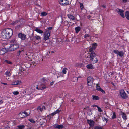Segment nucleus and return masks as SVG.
I'll return each mask as SVG.
<instances>
[{
  "mask_svg": "<svg viewBox=\"0 0 129 129\" xmlns=\"http://www.w3.org/2000/svg\"><path fill=\"white\" fill-rule=\"evenodd\" d=\"M13 31L11 28H8L3 30L1 32V37L4 39L9 38L12 35Z\"/></svg>",
  "mask_w": 129,
  "mask_h": 129,
  "instance_id": "nucleus-1",
  "label": "nucleus"
},
{
  "mask_svg": "<svg viewBox=\"0 0 129 129\" xmlns=\"http://www.w3.org/2000/svg\"><path fill=\"white\" fill-rule=\"evenodd\" d=\"M93 48L91 47L89 48L88 53L90 54V60H92L94 62H96L97 61V58L96 57V54L93 51L94 50Z\"/></svg>",
  "mask_w": 129,
  "mask_h": 129,
  "instance_id": "nucleus-2",
  "label": "nucleus"
},
{
  "mask_svg": "<svg viewBox=\"0 0 129 129\" xmlns=\"http://www.w3.org/2000/svg\"><path fill=\"white\" fill-rule=\"evenodd\" d=\"M19 47V46L18 44L14 43H12L9 49V51H13L17 49Z\"/></svg>",
  "mask_w": 129,
  "mask_h": 129,
  "instance_id": "nucleus-3",
  "label": "nucleus"
},
{
  "mask_svg": "<svg viewBox=\"0 0 129 129\" xmlns=\"http://www.w3.org/2000/svg\"><path fill=\"white\" fill-rule=\"evenodd\" d=\"M120 93L121 96L123 99H125L128 97V96L127 95L124 90L122 89L120 90Z\"/></svg>",
  "mask_w": 129,
  "mask_h": 129,
  "instance_id": "nucleus-4",
  "label": "nucleus"
},
{
  "mask_svg": "<svg viewBox=\"0 0 129 129\" xmlns=\"http://www.w3.org/2000/svg\"><path fill=\"white\" fill-rule=\"evenodd\" d=\"M90 54L89 53H88L87 54L85 55V60L87 62L90 61V62H91L92 63H96L98 62V59H97V61L96 62H94L92 60H90Z\"/></svg>",
  "mask_w": 129,
  "mask_h": 129,
  "instance_id": "nucleus-5",
  "label": "nucleus"
},
{
  "mask_svg": "<svg viewBox=\"0 0 129 129\" xmlns=\"http://www.w3.org/2000/svg\"><path fill=\"white\" fill-rule=\"evenodd\" d=\"M50 36V33L48 30H46L44 34V38L45 41L49 39V37Z\"/></svg>",
  "mask_w": 129,
  "mask_h": 129,
  "instance_id": "nucleus-6",
  "label": "nucleus"
},
{
  "mask_svg": "<svg viewBox=\"0 0 129 129\" xmlns=\"http://www.w3.org/2000/svg\"><path fill=\"white\" fill-rule=\"evenodd\" d=\"M93 78L92 77L89 76L87 78V85L89 86H91L93 82Z\"/></svg>",
  "mask_w": 129,
  "mask_h": 129,
  "instance_id": "nucleus-7",
  "label": "nucleus"
},
{
  "mask_svg": "<svg viewBox=\"0 0 129 129\" xmlns=\"http://www.w3.org/2000/svg\"><path fill=\"white\" fill-rule=\"evenodd\" d=\"M59 3L61 5H67L69 4L68 0H59Z\"/></svg>",
  "mask_w": 129,
  "mask_h": 129,
  "instance_id": "nucleus-8",
  "label": "nucleus"
},
{
  "mask_svg": "<svg viewBox=\"0 0 129 129\" xmlns=\"http://www.w3.org/2000/svg\"><path fill=\"white\" fill-rule=\"evenodd\" d=\"M113 52L117 54L121 57H122L124 55V52L122 51H119L117 50H113Z\"/></svg>",
  "mask_w": 129,
  "mask_h": 129,
  "instance_id": "nucleus-9",
  "label": "nucleus"
},
{
  "mask_svg": "<svg viewBox=\"0 0 129 129\" xmlns=\"http://www.w3.org/2000/svg\"><path fill=\"white\" fill-rule=\"evenodd\" d=\"M18 37L20 38L22 40H24L26 38L25 35L22 33H20L18 35Z\"/></svg>",
  "mask_w": 129,
  "mask_h": 129,
  "instance_id": "nucleus-10",
  "label": "nucleus"
},
{
  "mask_svg": "<svg viewBox=\"0 0 129 129\" xmlns=\"http://www.w3.org/2000/svg\"><path fill=\"white\" fill-rule=\"evenodd\" d=\"M9 49H8L7 50H6V49L5 48H2L0 50V55H3L6 52H7L8 51H9Z\"/></svg>",
  "mask_w": 129,
  "mask_h": 129,
  "instance_id": "nucleus-11",
  "label": "nucleus"
},
{
  "mask_svg": "<svg viewBox=\"0 0 129 129\" xmlns=\"http://www.w3.org/2000/svg\"><path fill=\"white\" fill-rule=\"evenodd\" d=\"M87 122L91 127H93L94 125L95 122L93 120H87Z\"/></svg>",
  "mask_w": 129,
  "mask_h": 129,
  "instance_id": "nucleus-12",
  "label": "nucleus"
},
{
  "mask_svg": "<svg viewBox=\"0 0 129 129\" xmlns=\"http://www.w3.org/2000/svg\"><path fill=\"white\" fill-rule=\"evenodd\" d=\"M119 10L117 11V13L123 18H124L125 16L124 14L123 13L124 12V11L121 9H118Z\"/></svg>",
  "mask_w": 129,
  "mask_h": 129,
  "instance_id": "nucleus-13",
  "label": "nucleus"
},
{
  "mask_svg": "<svg viewBox=\"0 0 129 129\" xmlns=\"http://www.w3.org/2000/svg\"><path fill=\"white\" fill-rule=\"evenodd\" d=\"M63 128V126L62 125H55L53 127L54 128H58V129H62Z\"/></svg>",
  "mask_w": 129,
  "mask_h": 129,
  "instance_id": "nucleus-14",
  "label": "nucleus"
},
{
  "mask_svg": "<svg viewBox=\"0 0 129 129\" xmlns=\"http://www.w3.org/2000/svg\"><path fill=\"white\" fill-rule=\"evenodd\" d=\"M30 111L29 110H27L23 112L24 114L25 117L28 116L30 114Z\"/></svg>",
  "mask_w": 129,
  "mask_h": 129,
  "instance_id": "nucleus-15",
  "label": "nucleus"
},
{
  "mask_svg": "<svg viewBox=\"0 0 129 129\" xmlns=\"http://www.w3.org/2000/svg\"><path fill=\"white\" fill-rule=\"evenodd\" d=\"M18 116L21 118H24L25 117L23 112H20L18 114Z\"/></svg>",
  "mask_w": 129,
  "mask_h": 129,
  "instance_id": "nucleus-16",
  "label": "nucleus"
},
{
  "mask_svg": "<svg viewBox=\"0 0 129 129\" xmlns=\"http://www.w3.org/2000/svg\"><path fill=\"white\" fill-rule=\"evenodd\" d=\"M20 81L19 80H17L13 82H12L11 85H18L20 83Z\"/></svg>",
  "mask_w": 129,
  "mask_h": 129,
  "instance_id": "nucleus-17",
  "label": "nucleus"
},
{
  "mask_svg": "<svg viewBox=\"0 0 129 129\" xmlns=\"http://www.w3.org/2000/svg\"><path fill=\"white\" fill-rule=\"evenodd\" d=\"M121 115L122 116V117L124 120H126L127 119L126 116V114L123 112H121Z\"/></svg>",
  "mask_w": 129,
  "mask_h": 129,
  "instance_id": "nucleus-18",
  "label": "nucleus"
},
{
  "mask_svg": "<svg viewBox=\"0 0 129 129\" xmlns=\"http://www.w3.org/2000/svg\"><path fill=\"white\" fill-rule=\"evenodd\" d=\"M86 67L88 69H92L94 68L93 65L91 64H89L86 66Z\"/></svg>",
  "mask_w": 129,
  "mask_h": 129,
  "instance_id": "nucleus-19",
  "label": "nucleus"
},
{
  "mask_svg": "<svg viewBox=\"0 0 129 129\" xmlns=\"http://www.w3.org/2000/svg\"><path fill=\"white\" fill-rule=\"evenodd\" d=\"M67 16H68V18L72 20H74L75 19V18L74 16L73 15H71V14L67 15Z\"/></svg>",
  "mask_w": 129,
  "mask_h": 129,
  "instance_id": "nucleus-20",
  "label": "nucleus"
},
{
  "mask_svg": "<svg viewBox=\"0 0 129 129\" xmlns=\"http://www.w3.org/2000/svg\"><path fill=\"white\" fill-rule=\"evenodd\" d=\"M35 30L39 33L41 34L43 33V31L42 30L38 28H35Z\"/></svg>",
  "mask_w": 129,
  "mask_h": 129,
  "instance_id": "nucleus-21",
  "label": "nucleus"
},
{
  "mask_svg": "<svg viewBox=\"0 0 129 129\" xmlns=\"http://www.w3.org/2000/svg\"><path fill=\"white\" fill-rule=\"evenodd\" d=\"M25 127V126L23 125H19L17 126V129H23Z\"/></svg>",
  "mask_w": 129,
  "mask_h": 129,
  "instance_id": "nucleus-22",
  "label": "nucleus"
},
{
  "mask_svg": "<svg viewBox=\"0 0 129 129\" xmlns=\"http://www.w3.org/2000/svg\"><path fill=\"white\" fill-rule=\"evenodd\" d=\"M125 15L126 18L129 20V11H126L125 13Z\"/></svg>",
  "mask_w": 129,
  "mask_h": 129,
  "instance_id": "nucleus-23",
  "label": "nucleus"
},
{
  "mask_svg": "<svg viewBox=\"0 0 129 129\" xmlns=\"http://www.w3.org/2000/svg\"><path fill=\"white\" fill-rule=\"evenodd\" d=\"M87 113L88 115H90L92 114V110L90 109L87 111Z\"/></svg>",
  "mask_w": 129,
  "mask_h": 129,
  "instance_id": "nucleus-24",
  "label": "nucleus"
},
{
  "mask_svg": "<svg viewBox=\"0 0 129 129\" xmlns=\"http://www.w3.org/2000/svg\"><path fill=\"white\" fill-rule=\"evenodd\" d=\"M97 46V44L96 43H93L92 44V47H91L93 48L94 50H95Z\"/></svg>",
  "mask_w": 129,
  "mask_h": 129,
  "instance_id": "nucleus-25",
  "label": "nucleus"
},
{
  "mask_svg": "<svg viewBox=\"0 0 129 129\" xmlns=\"http://www.w3.org/2000/svg\"><path fill=\"white\" fill-rule=\"evenodd\" d=\"M19 21V20H16L15 21H14L11 23V25H15Z\"/></svg>",
  "mask_w": 129,
  "mask_h": 129,
  "instance_id": "nucleus-26",
  "label": "nucleus"
},
{
  "mask_svg": "<svg viewBox=\"0 0 129 129\" xmlns=\"http://www.w3.org/2000/svg\"><path fill=\"white\" fill-rule=\"evenodd\" d=\"M92 97V99L93 100H98L99 99V98L96 96L93 95Z\"/></svg>",
  "mask_w": 129,
  "mask_h": 129,
  "instance_id": "nucleus-27",
  "label": "nucleus"
},
{
  "mask_svg": "<svg viewBox=\"0 0 129 129\" xmlns=\"http://www.w3.org/2000/svg\"><path fill=\"white\" fill-rule=\"evenodd\" d=\"M80 29V28L79 27H77L75 28L76 32V33H78L79 32Z\"/></svg>",
  "mask_w": 129,
  "mask_h": 129,
  "instance_id": "nucleus-28",
  "label": "nucleus"
},
{
  "mask_svg": "<svg viewBox=\"0 0 129 129\" xmlns=\"http://www.w3.org/2000/svg\"><path fill=\"white\" fill-rule=\"evenodd\" d=\"M66 70H68V69L66 68H64L62 70V73L63 74H66Z\"/></svg>",
  "mask_w": 129,
  "mask_h": 129,
  "instance_id": "nucleus-29",
  "label": "nucleus"
},
{
  "mask_svg": "<svg viewBox=\"0 0 129 129\" xmlns=\"http://www.w3.org/2000/svg\"><path fill=\"white\" fill-rule=\"evenodd\" d=\"M47 14V13L46 12H42L41 13V15L42 16H46Z\"/></svg>",
  "mask_w": 129,
  "mask_h": 129,
  "instance_id": "nucleus-30",
  "label": "nucleus"
},
{
  "mask_svg": "<svg viewBox=\"0 0 129 129\" xmlns=\"http://www.w3.org/2000/svg\"><path fill=\"white\" fill-rule=\"evenodd\" d=\"M33 37H35L37 40L40 39H41V37L40 36L36 35L35 36H34Z\"/></svg>",
  "mask_w": 129,
  "mask_h": 129,
  "instance_id": "nucleus-31",
  "label": "nucleus"
},
{
  "mask_svg": "<svg viewBox=\"0 0 129 129\" xmlns=\"http://www.w3.org/2000/svg\"><path fill=\"white\" fill-rule=\"evenodd\" d=\"M112 117V118L113 119L116 118V115L115 112H114L113 113V115Z\"/></svg>",
  "mask_w": 129,
  "mask_h": 129,
  "instance_id": "nucleus-32",
  "label": "nucleus"
},
{
  "mask_svg": "<svg viewBox=\"0 0 129 129\" xmlns=\"http://www.w3.org/2000/svg\"><path fill=\"white\" fill-rule=\"evenodd\" d=\"M25 57L26 58V59L27 60H28L29 61H32L30 59L31 58H30V57L27 56V54H26Z\"/></svg>",
  "mask_w": 129,
  "mask_h": 129,
  "instance_id": "nucleus-33",
  "label": "nucleus"
},
{
  "mask_svg": "<svg viewBox=\"0 0 129 129\" xmlns=\"http://www.w3.org/2000/svg\"><path fill=\"white\" fill-rule=\"evenodd\" d=\"M56 113L55 112H54L50 114L48 116L50 117V118H51V116H53L54 115L56 114Z\"/></svg>",
  "mask_w": 129,
  "mask_h": 129,
  "instance_id": "nucleus-34",
  "label": "nucleus"
},
{
  "mask_svg": "<svg viewBox=\"0 0 129 129\" xmlns=\"http://www.w3.org/2000/svg\"><path fill=\"white\" fill-rule=\"evenodd\" d=\"M46 88V87L45 85H44L42 87H40L39 88V90H44Z\"/></svg>",
  "mask_w": 129,
  "mask_h": 129,
  "instance_id": "nucleus-35",
  "label": "nucleus"
},
{
  "mask_svg": "<svg viewBox=\"0 0 129 129\" xmlns=\"http://www.w3.org/2000/svg\"><path fill=\"white\" fill-rule=\"evenodd\" d=\"M80 3V8L82 10L84 8V6L83 4L82 3Z\"/></svg>",
  "mask_w": 129,
  "mask_h": 129,
  "instance_id": "nucleus-36",
  "label": "nucleus"
},
{
  "mask_svg": "<svg viewBox=\"0 0 129 129\" xmlns=\"http://www.w3.org/2000/svg\"><path fill=\"white\" fill-rule=\"evenodd\" d=\"M101 88L100 87V86L97 85H96V89L98 91H100Z\"/></svg>",
  "mask_w": 129,
  "mask_h": 129,
  "instance_id": "nucleus-37",
  "label": "nucleus"
},
{
  "mask_svg": "<svg viewBox=\"0 0 129 129\" xmlns=\"http://www.w3.org/2000/svg\"><path fill=\"white\" fill-rule=\"evenodd\" d=\"M28 121L33 123H35V121L34 119H28Z\"/></svg>",
  "mask_w": 129,
  "mask_h": 129,
  "instance_id": "nucleus-38",
  "label": "nucleus"
},
{
  "mask_svg": "<svg viewBox=\"0 0 129 129\" xmlns=\"http://www.w3.org/2000/svg\"><path fill=\"white\" fill-rule=\"evenodd\" d=\"M94 129H102L101 127L98 126H95L94 127Z\"/></svg>",
  "mask_w": 129,
  "mask_h": 129,
  "instance_id": "nucleus-39",
  "label": "nucleus"
},
{
  "mask_svg": "<svg viewBox=\"0 0 129 129\" xmlns=\"http://www.w3.org/2000/svg\"><path fill=\"white\" fill-rule=\"evenodd\" d=\"M19 93V92L17 91H14L13 92V94L15 95H17Z\"/></svg>",
  "mask_w": 129,
  "mask_h": 129,
  "instance_id": "nucleus-40",
  "label": "nucleus"
},
{
  "mask_svg": "<svg viewBox=\"0 0 129 129\" xmlns=\"http://www.w3.org/2000/svg\"><path fill=\"white\" fill-rule=\"evenodd\" d=\"M5 75L7 76H9L11 75L10 73L9 72H6L5 73Z\"/></svg>",
  "mask_w": 129,
  "mask_h": 129,
  "instance_id": "nucleus-41",
  "label": "nucleus"
},
{
  "mask_svg": "<svg viewBox=\"0 0 129 129\" xmlns=\"http://www.w3.org/2000/svg\"><path fill=\"white\" fill-rule=\"evenodd\" d=\"M98 111L99 112H102L103 111L102 110L101 108L98 106L97 107Z\"/></svg>",
  "mask_w": 129,
  "mask_h": 129,
  "instance_id": "nucleus-42",
  "label": "nucleus"
},
{
  "mask_svg": "<svg viewBox=\"0 0 129 129\" xmlns=\"http://www.w3.org/2000/svg\"><path fill=\"white\" fill-rule=\"evenodd\" d=\"M24 70V69L22 67H20V68L19 71L21 72H22Z\"/></svg>",
  "mask_w": 129,
  "mask_h": 129,
  "instance_id": "nucleus-43",
  "label": "nucleus"
},
{
  "mask_svg": "<svg viewBox=\"0 0 129 129\" xmlns=\"http://www.w3.org/2000/svg\"><path fill=\"white\" fill-rule=\"evenodd\" d=\"M90 37V35L87 34H85L84 35V38H86L87 37Z\"/></svg>",
  "mask_w": 129,
  "mask_h": 129,
  "instance_id": "nucleus-44",
  "label": "nucleus"
},
{
  "mask_svg": "<svg viewBox=\"0 0 129 129\" xmlns=\"http://www.w3.org/2000/svg\"><path fill=\"white\" fill-rule=\"evenodd\" d=\"M102 120L103 121H105L106 122L108 121V120L105 117H103L102 118Z\"/></svg>",
  "mask_w": 129,
  "mask_h": 129,
  "instance_id": "nucleus-45",
  "label": "nucleus"
},
{
  "mask_svg": "<svg viewBox=\"0 0 129 129\" xmlns=\"http://www.w3.org/2000/svg\"><path fill=\"white\" fill-rule=\"evenodd\" d=\"M5 62L9 64H12V63L11 62V61H10L6 60Z\"/></svg>",
  "mask_w": 129,
  "mask_h": 129,
  "instance_id": "nucleus-46",
  "label": "nucleus"
},
{
  "mask_svg": "<svg viewBox=\"0 0 129 129\" xmlns=\"http://www.w3.org/2000/svg\"><path fill=\"white\" fill-rule=\"evenodd\" d=\"M37 109L38 110H40L41 111H42L43 110V109L41 108V107L40 106L38 107Z\"/></svg>",
  "mask_w": 129,
  "mask_h": 129,
  "instance_id": "nucleus-47",
  "label": "nucleus"
},
{
  "mask_svg": "<svg viewBox=\"0 0 129 129\" xmlns=\"http://www.w3.org/2000/svg\"><path fill=\"white\" fill-rule=\"evenodd\" d=\"M100 91H101L102 93L103 94H105V91L102 88L100 89Z\"/></svg>",
  "mask_w": 129,
  "mask_h": 129,
  "instance_id": "nucleus-48",
  "label": "nucleus"
},
{
  "mask_svg": "<svg viewBox=\"0 0 129 129\" xmlns=\"http://www.w3.org/2000/svg\"><path fill=\"white\" fill-rule=\"evenodd\" d=\"M60 111L58 110L57 109L56 111H55L54 112L56 113V114L59 113L60 112Z\"/></svg>",
  "mask_w": 129,
  "mask_h": 129,
  "instance_id": "nucleus-49",
  "label": "nucleus"
},
{
  "mask_svg": "<svg viewBox=\"0 0 129 129\" xmlns=\"http://www.w3.org/2000/svg\"><path fill=\"white\" fill-rule=\"evenodd\" d=\"M23 51V50H22L20 51L19 50V51H18V53H17V55H19L21 53L22 51Z\"/></svg>",
  "mask_w": 129,
  "mask_h": 129,
  "instance_id": "nucleus-50",
  "label": "nucleus"
},
{
  "mask_svg": "<svg viewBox=\"0 0 129 129\" xmlns=\"http://www.w3.org/2000/svg\"><path fill=\"white\" fill-rule=\"evenodd\" d=\"M11 42L12 43H14L15 44V43H16V41L14 39H13V40H12L11 41Z\"/></svg>",
  "mask_w": 129,
  "mask_h": 129,
  "instance_id": "nucleus-51",
  "label": "nucleus"
},
{
  "mask_svg": "<svg viewBox=\"0 0 129 129\" xmlns=\"http://www.w3.org/2000/svg\"><path fill=\"white\" fill-rule=\"evenodd\" d=\"M54 81H53L52 82H51L50 83V85L51 86L52 85H53V84H54Z\"/></svg>",
  "mask_w": 129,
  "mask_h": 129,
  "instance_id": "nucleus-52",
  "label": "nucleus"
},
{
  "mask_svg": "<svg viewBox=\"0 0 129 129\" xmlns=\"http://www.w3.org/2000/svg\"><path fill=\"white\" fill-rule=\"evenodd\" d=\"M21 25H18L17 26H16V28H17L18 29L19 28H20V27Z\"/></svg>",
  "mask_w": 129,
  "mask_h": 129,
  "instance_id": "nucleus-53",
  "label": "nucleus"
},
{
  "mask_svg": "<svg viewBox=\"0 0 129 129\" xmlns=\"http://www.w3.org/2000/svg\"><path fill=\"white\" fill-rule=\"evenodd\" d=\"M92 106V107H98V106H97V105L94 104Z\"/></svg>",
  "mask_w": 129,
  "mask_h": 129,
  "instance_id": "nucleus-54",
  "label": "nucleus"
},
{
  "mask_svg": "<svg viewBox=\"0 0 129 129\" xmlns=\"http://www.w3.org/2000/svg\"><path fill=\"white\" fill-rule=\"evenodd\" d=\"M42 80L43 81H46V79L44 78H43L42 79Z\"/></svg>",
  "mask_w": 129,
  "mask_h": 129,
  "instance_id": "nucleus-55",
  "label": "nucleus"
},
{
  "mask_svg": "<svg viewBox=\"0 0 129 129\" xmlns=\"http://www.w3.org/2000/svg\"><path fill=\"white\" fill-rule=\"evenodd\" d=\"M52 29V27H48V30H51Z\"/></svg>",
  "mask_w": 129,
  "mask_h": 129,
  "instance_id": "nucleus-56",
  "label": "nucleus"
},
{
  "mask_svg": "<svg viewBox=\"0 0 129 129\" xmlns=\"http://www.w3.org/2000/svg\"><path fill=\"white\" fill-rule=\"evenodd\" d=\"M1 83L2 84H3L5 85H7V84L6 83H2L1 82Z\"/></svg>",
  "mask_w": 129,
  "mask_h": 129,
  "instance_id": "nucleus-57",
  "label": "nucleus"
},
{
  "mask_svg": "<svg viewBox=\"0 0 129 129\" xmlns=\"http://www.w3.org/2000/svg\"><path fill=\"white\" fill-rule=\"evenodd\" d=\"M3 101L1 100H0V104H1L3 103Z\"/></svg>",
  "mask_w": 129,
  "mask_h": 129,
  "instance_id": "nucleus-58",
  "label": "nucleus"
},
{
  "mask_svg": "<svg viewBox=\"0 0 129 129\" xmlns=\"http://www.w3.org/2000/svg\"><path fill=\"white\" fill-rule=\"evenodd\" d=\"M56 51L55 50L54 51H52L51 52L52 53H54L55 52H56Z\"/></svg>",
  "mask_w": 129,
  "mask_h": 129,
  "instance_id": "nucleus-59",
  "label": "nucleus"
},
{
  "mask_svg": "<svg viewBox=\"0 0 129 129\" xmlns=\"http://www.w3.org/2000/svg\"><path fill=\"white\" fill-rule=\"evenodd\" d=\"M68 119L69 120H72V118H68Z\"/></svg>",
  "mask_w": 129,
  "mask_h": 129,
  "instance_id": "nucleus-60",
  "label": "nucleus"
},
{
  "mask_svg": "<svg viewBox=\"0 0 129 129\" xmlns=\"http://www.w3.org/2000/svg\"><path fill=\"white\" fill-rule=\"evenodd\" d=\"M42 109H45V106H42Z\"/></svg>",
  "mask_w": 129,
  "mask_h": 129,
  "instance_id": "nucleus-61",
  "label": "nucleus"
},
{
  "mask_svg": "<svg viewBox=\"0 0 129 129\" xmlns=\"http://www.w3.org/2000/svg\"><path fill=\"white\" fill-rule=\"evenodd\" d=\"M102 7H103L104 8H105L106 7V6H105V5H103L102 6Z\"/></svg>",
  "mask_w": 129,
  "mask_h": 129,
  "instance_id": "nucleus-62",
  "label": "nucleus"
},
{
  "mask_svg": "<svg viewBox=\"0 0 129 129\" xmlns=\"http://www.w3.org/2000/svg\"><path fill=\"white\" fill-rule=\"evenodd\" d=\"M123 2H126L127 1V0H122Z\"/></svg>",
  "mask_w": 129,
  "mask_h": 129,
  "instance_id": "nucleus-63",
  "label": "nucleus"
},
{
  "mask_svg": "<svg viewBox=\"0 0 129 129\" xmlns=\"http://www.w3.org/2000/svg\"><path fill=\"white\" fill-rule=\"evenodd\" d=\"M70 101L72 102H74V101L73 99H71V100H70Z\"/></svg>",
  "mask_w": 129,
  "mask_h": 129,
  "instance_id": "nucleus-64",
  "label": "nucleus"
}]
</instances>
